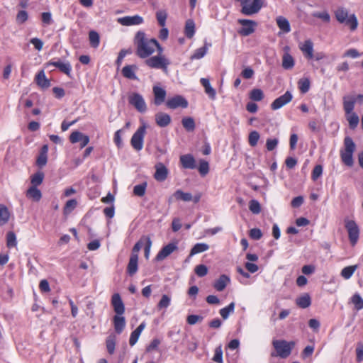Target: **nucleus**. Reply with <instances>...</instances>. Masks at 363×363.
I'll return each instance as SVG.
<instances>
[{
	"label": "nucleus",
	"mask_w": 363,
	"mask_h": 363,
	"mask_svg": "<svg viewBox=\"0 0 363 363\" xmlns=\"http://www.w3.org/2000/svg\"><path fill=\"white\" fill-rule=\"evenodd\" d=\"M134 44L136 47L135 54L139 57L145 59L154 52L153 45L157 44V40L148 39L144 32L138 31L135 36Z\"/></svg>",
	"instance_id": "1"
},
{
	"label": "nucleus",
	"mask_w": 363,
	"mask_h": 363,
	"mask_svg": "<svg viewBox=\"0 0 363 363\" xmlns=\"http://www.w3.org/2000/svg\"><path fill=\"white\" fill-rule=\"evenodd\" d=\"M272 345L276 351V354L272 353V357L278 356L281 358L286 359L291 353L292 350L295 347V342H287L284 340H273Z\"/></svg>",
	"instance_id": "2"
},
{
	"label": "nucleus",
	"mask_w": 363,
	"mask_h": 363,
	"mask_svg": "<svg viewBox=\"0 0 363 363\" xmlns=\"http://www.w3.org/2000/svg\"><path fill=\"white\" fill-rule=\"evenodd\" d=\"M335 16L337 21L340 23H344L348 26L351 30H355L358 26V21L354 14H348V11L345 8H338L335 12Z\"/></svg>",
	"instance_id": "3"
},
{
	"label": "nucleus",
	"mask_w": 363,
	"mask_h": 363,
	"mask_svg": "<svg viewBox=\"0 0 363 363\" xmlns=\"http://www.w3.org/2000/svg\"><path fill=\"white\" fill-rule=\"evenodd\" d=\"M145 63L147 66L152 69H161L164 73L168 72V66L170 61L165 55H157L155 56L147 58Z\"/></svg>",
	"instance_id": "4"
},
{
	"label": "nucleus",
	"mask_w": 363,
	"mask_h": 363,
	"mask_svg": "<svg viewBox=\"0 0 363 363\" xmlns=\"http://www.w3.org/2000/svg\"><path fill=\"white\" fill-rule=\"evenodd\" d=\"M242 13L246 16H251L259 12L263 5L262 0H253L251 3L250 0H242L241 2Z\"/></svg>",
	"instance_id": "5"
},
{
	"label": "nucleus",
	"mask_w": 363,
	"mask_h": 363,
	"mask_svg": "<svg viewBox=\"0 0 363 363\" xmlns=\"http://www.w3.org/2000/svg\"><path fill=\"white\" fill-rule=\"evenodd\" d=\"M146 133V126L143 125L138 128L132 136L130 143L132 147L137 151H140L143 147V140Z\"/></svg>",
	"instance_id": "6"
},
{
	"label": "nucleus",
	"mask_w": 363,
	"mask_h": 363,
	"mask_svg": "<svg viewBox=\"0 0 363 363\" xmlns=\"http://www.w3.org/2000/svg\"><path fill=\"white\" fill-rule=\"evenodd\" d=\"M345 228L348 233L350 242L352 246L355 245L358 241L359 235V227L352 220H345Z\"/></svg>",
	"instance_id": "7"
},
{
	"label": "nucleus",
	"mask_w": 363,
	"mask_h": 363,
	"mask_svg": "<svg viewBox=\"0 0 363 363\" xmlns=\"http://www.w3.org/2000/svg\"><path fill=\"white\" fill-rule=\"evenodd\" d=\"M128 102L140 113H144L147 110L145 101L142 95L138 93L131 94L128 96Z\"/></svg>",
	"instance_id": "8"
},
{
	"label": "nucleus",
	"mask_w": 363,
	"mask_h": 363,
	"mask_svg": "<svg viewBox=\"0 0 363 363\" xmlns=\"http://www.w3.org/2000/svg\"><path fill=\"white\" fill-rule=\"evenodd\" d=\"M238 23L242 26L238 33L243 36H248L253 33L257 25V22L249 19H239Z\"/></svg>",
	"instance_id": "9"
},
{
	"label": "nucleus",
	"mask_w": 363,
	"mask_h": 363,
	"mask_svg": "<svg viewBox=\"0 0 363 363\" xmlns=\"http://www.w3.org/2000/svg\"><path fill=\"white\" fill-rule=\"evenodd\" d=\"M166 105L168 108L175 109L179 107L186 108L188 106V101L182 96L177 95L172 98L169 99Z\"/></svg>",
	"instance_id": "10"
},
{
	"label": "nucleus",
	"mask_w": 363,
	"mask_h": 363,
	"mask_svg": "<svg viewBox=\"0 0 363 363\" xmlns=\"http://www.w3.org/2000/svg\"><path fill=\"white\" fill-rule=\"evenodd\" d=\"M155 172L154 178L156 181L162 182L166 180L169 174V170L166 166L162 163L158 162L155 165Z\"/></svg>",
	"instance_id": "11"
},
{
	"label": "nucleus",
	"mask_w": 363,
	"mask_h": 363,
	"mask_svg": "<svg viewBox=\"0 0 363 363\" xmlns=\"http://www.w3.org/2000/svg\"><path fill=\"white\" fill-rule=\"evenodd\" d=\"M292 99V94L290 91H287L284 94L276 99L271 104V108L272 110H277L286 104L289 103Z\"/></svg>",
	"instance_id": "12"
},
{
	"label": "nucleus",
	"mask_w": 363,
	"mask_h": 363,
	"mask_svg": "<svg viewBox=\"0 0 363 363\" xmlns=\"http://www.w3.org/2000/svg\"><path fill=\"white\" fill-rule=\"evenodd\" d=\"M111 305L116 315H122L125 312V306L119 294H114L111 298Z\"/></svg>",
	"instance_id": "13"
},
{
	"label": "nucleus",
	"mask_w": 363,
	"mask_h": 363,
	"mask_svg": "<svg viewBox=\"0 0 363 363\" xmlns=\"http://www.w3.org/2000/svg\"><path fill=\"white\" fill-rule=\"evenodd\" d=\"M177 249V246L175 243H169L168 245L163 247L161 250L157 255L155 259L157 261H161L167 257H168L170 254H172L174 250Z\"/></svg>",
	"instance_id": "14"
},
{
	"label": "nucleus",
	"mask_w": 363,
	"mask_h": 363,
	"mask_svg": "<svg viewBox=\"0 0 363 363\" xmlns=\"http://www.w3.org/2000/svg\"><path fill=\"white\" fill-rule=\"evenodd\" d=\"M155 120L156 124L161 128L168 126L172 121L171 116L168 113L164 112L157 113L155 116Z\"/></svg>",
	"instance_id": "15"
},
{
	"label": "nucleus",
	"mask_w": 363,
	"mask_h": 363,
	"mask_svg": "<svg viewBox=\"0 0 363 363\" xmlns=\"http://www.w3.org/2000/svg\"><path fill=\"white\" fill-rule=\"evenodd\" d=\"M289 47L286 46L284 48L285 52L284 53L282 56V67L284 69L289 70L291 69L295 65L294 59V57L289 53Z\"/></svg>",
	"instance_id": "16"
},
{
	"label": "nucleus",
	"mask_w": 363,
	"mask_h": 363,
	"mask_svg": "<svg viewBox=\"0 0 363 363\" xmlns=\"http://www.w3.org/2000/svg\"><path fill=\"white\" fill-rule=\"evenodd\" d=\"M153 94L155 97L154 104L156 106L161 105L165 101L167 93L163 88L157 86H154Z\"/></svg>",
	"instance_id": "17"
},
{
	"label": "nucleus",
	"mask_w": 363,
	"mask_h": 363,
	"mask_svg": "<svg viewBox=\"0 0 363 363\" xmlns=\"http://www.w3.org/2000/svg\"><path fill=\"white\" fill-rule=\"evenodd\" d=\"M180 162L185 169H193L196 168V160L192 155L186 154L180 157Z\"/></svg>",
	"instance_id": "18"
},
{
	"label": "nucleus",
	"mask_w": 363,
	"mask_h": 363,
	"mask_svg": "<svg viewBox=\"0 0 363 363\" xmlns=\"http://www.w3.org/2000/svg\"><path fill=\"white\" fill-rule=\"evenodd\" d=\"M143 21V18L138 15L134 16H125L118 19V22L123 26L139 25L142 23Z\"/></svg>",
	"instance_id": "19"
},
{
	"label": "nucleus",
	"mask_w": 363,
	"mask_h": 363,
	"mask_svg": "<svg viewBox=\"0 0 363 363\" xmlns=\"http://www.w3.org/2000/svg\"><path fill=\"white\" fill-rule=\"evenodd\" d=\"M138 69V67L135 65H126L122 69V74L124 77L129 79L137 80L138 77L135 74V72Z\"/></svg>",
	"instance_id": "20"
},
{
	"label": "nucleus",
	"mask_w": 363,
	"mask_h": 363,
	"mask_svg": "<svg viewBox=\"0 0 363 363\" xmlns=\"http://www.w3.org/2000/svg\"><path fill=\"white\" fill-rule=\"evenodd\" d=\"M36 84L42 89H47L50 86V82L46 78L44 70H40L35 76Z\"/></svg>",
	"instance_id": "21"
},
{
	"label": "nucleus",
	"mask_w": 363,
	"mask_h": 363,
	"mask_svg": "<svg viewBox=\"0 0 363 363\" xmlns=\"http://www.w3.org/2000/svg\"><path fill=\"white\" fill-rule=\"evenodd\" d=\"M356 103V99L353 96H345L343 97V108L346 114L353 113L352 111Z\"/></svg>",
	"instance_id": "22"
},
{
	"label": "nucleus",
	"mask_w": 363,
	"mask_h": 363,
	"mask_svg": "<svg viewBox=\"0 0 363 363\" xmlns=\"http://www.w3.org/2000/svg\"><path fill=\"white\" fill-rule=\"evenodd\" d=\"M230 282V278L225 275L222 274L219 277V278L215 281L213 284V287L218 291H223L227 284Z\"/></svg>",
	"instance_id": "23"
},
{
	"label": "nucleus",
	"mask_w": 363,
	"mask_h": 363,
	"mask_svg": "<svg viewBox=\"0 0 363 363\" xmlns=\"http://www.w3.org/2000/svg\"><path fill=\"white\" fill-rule=\"evenodd\" d=\"M301 50L308 59L313 58V43L311 40H305L302 46L300 47Z\"/></svg>",
	"instance_id": "24"
},
{
	"label": "nucleus",
	"mask_w": 363,
	"mask_h": 363,
	"mask_svg": "<svg viewBox=\"0 0 363 363\" xmlns=\"http://www.w3.org/2000/svg\"><path fill=\"white\" fill-rule=\"evenodd\" d=\"M48 65H52L58 68L62 72L65 73L67 76L70 75L72 67L69 62L64 63L60 61H50L48 63Z\"/></svg>",
	"instance_id": "25"
},
{
	"label": "nucleus",
	"mask_w": 363,
	"mask_h": 363,
	"mask_svg": "<svg viewBox=\"0 0 363 363\" xmlns=\"http://www.w3.org/2000/svg\"><path fill=\"white\" fill-rule=\"evenodd\" d=\"M114 329L116 333L121 334L125 326V319L123 316L116 315L113 317Z\"/></svg>",
	"instance_id": "26"
},
{
	"label": "nucleus",
	"mask_w": 363,
	"mask_h": 363,
	"mask_svg": "<svg viewBox=\"0 0 363 363\" xmlns=\"http://www.w3.org/2000/svg\"><path fill=\"white\" fill-rule=\"evenodd\" d=\"M201 84L205 89V92L208 95V96L214 100L216 99V90L211 86L210 82L208 79L201 78Z\"/></svg>",
	"instance_id": "27"
},
{
	"label": "nucleus",
	"mask_w": 363,
	"mask_h": 363,
	"mask_svg": "<svg viewBox=\"0 0 363 363\" xmlns=\"http://www.w3.org/2000/svg\"><path fill=\"white\" fill-rule=\"evenodd\" d=\"M138 269V258L130 257L129 262L127 266V273L130 276H133L136 274Z\"/></svg>",
	"instance_id": "28"
},
{
	"label": "nucleus",
	"mask_w": 363,
	"mask_h": 363,
	"mask_svg": "<svg viewBox=\"0 0 363 363\" xmlns=\"http://www.w3.org/2000/svg\"><path fill=\"white\" fill-rule=\"evenodd\" d=\"M297 306L301 308H306L311 304V298L308 294H304L296 300Z\"/></svg>",
	"instance_id": "29"
},
{
	"label": "nucleus",
	"mask_w": 363,
	"mask_h": 363,
	"mask_svg": "<svg viewBox=\"0 0 363 363\" xmlns=\"http://www.w3.org/2000/svg\"><path fill=\"white\" fill-rule=\"evenodd\" d=\"M10 212L4 204H0V225L6 224L10 218Z\"/></svg>",
	"instance_id": "30"
},
{
	"label": "nucleus",
	"mask_w": 363,
	"mask_h": 363,
	"mask_svg": "<svg viewBox=\"0 0 363 363\" xmlns=\"http://www.w3.org/2000/svg\"><path fill=\"white\" fill-rule=\"evenodd\" d=\"M27 197L38 201L42 197L41 191L36 186H30L26 192Z\"/></svg>",
	"instance_id": "31"
},
{
	"label": "nucleus",
	"mask_w": 363,
	"mask_h": 363,
	"mask_svg": "<svg viewBox=\"0 0 363 363\" xmlns=\"http://www.w3.org/2000/svg\"><path fill=\"white\" fill-rule=\"evenodd\" d=\"M277 23L278 27L284 32L289 33L291 30L290 23L289 21L283 17L279 16L277 18Z\"/></svg>",
	"instance_id": "32"
},
{
	"label": "nucleus",
	"mask_w": 363,
	"mask_h": 363,
	"mask_svg": "<svg viewBox=\"0 0 363 363\" xmlns=\"http://www.w3.org/2000/svg\"><path fill=\"white\" fill-rule=\"evenodd\" d=\"M184 33L188 38H191L194 36L195 33V23L191 19L186 21Z\"/></svg>",
	"instance_id": "33"
},
{
	"label": "nucleus",
	"mask_w": 363,
	"mask_h": 363,
	"mask_svg": "<svg viewBox=\"0 0 363 363\" xmlns=\"http://www.w3.org/2000/svg\"><path fill=\"white\" fill-rule=\"evenodd\" d=\"M89 40L91 47L96 48L100 43V36L96 31L91 30L89 33Z\"/></svg>",
	"instance_id": "34"
},
{
	"label": "nucleus",
	"mask_w": 363,
	"mask_h": 363,
	"mask_svg": "<svg viewBox=\"0 0 363 363\" xmlns=\"http://www.w3.org/2000/svg\"><path fill=\"white\" fill-rule=\"evenodd\" d=\"M182 124L186 130L192 132L194 130L196 125L193 118L184 117L182 120Z\"/></svg>",
	"instance_id": "35"
},
{
	"label": "nucleus",
	"mask_w": 363,
	"mask_h": 363,
	"mask_svg": "<svg viewBox=\"0 0 363 363\" xmlns=\"http://www.w3.org/2000/svg\"><path fill=\"white\" fill-rule=\"evenodd\" d=\"M147 186V182H144L140 184L135 185L133 190V194L138 197H143L145 194Z\"/></svg>",
	"instance_id": "36"
},
{
	"label": "nucleus",
	"mask_w": 363,
	"mask_h": 363,
	"mask_svg": "<svg viewBox=\"0 0 363 363\" xmlns=\"http://www.w3.org/2000/svg\"><path fill=\"white\" fill-rule=\"evenodd\" d=\"M116 342V337L113 334L110 335L106 339V344L107 351L111 354H113V352L115 351Z\"/></svg>",
	"instance_id": "37"
},
{
	"label": "nucleus",
	"mask_w": 363,
	"mask_h": 363,
	"mask_svg": "<svg viewBox=\"0 0 363 363\" xmlns=\"http://www.w3.org/2000/svg\"><path fill=\"white\" fill-rule=\"evenodd\" d=\"M209 248L208 245L206 243H197L191 250L189 257L196 254L201 253L208 250Z\"/></svg>",
	"instance_id": "38"
},
{
	"label": "nucleus",
	"mask_w": 363,
	"mask_h": 363,
	"mask_svg": "<svg viewBox=\"0 0 363 363\" xmlns=\"http://www.w3.org/2000/svg\"><path fill=\"white\" fill-rule=\"evenodd\" d=\"M174 196L176 198V199L182 200L184 201H190L192 200V195L191 193L184 192L180 189L177 190L174 193Z\"/></svg>",
	"instance_id": "39"
},
{
	"label": "nucleus",
	"mask_w": 363,
	"mask_h": 363,
	"mask_svg": "<svg viewBox=\"0 0 363 363\" xmlns=\"http://www.w3.org/2000/svg\"><path fill=\"white\" fill-rule=\"evenodd\" d=\"M357 267L358 265L355 264L343 268L341 271V276L345 279H350L357 269Z\"/></svg>",
	"instance_id": "40"
},
{
	"label": "nucleus",
	"mask_w": 363,
	"mask_h": 363,
	"mask_svg": "<svg viewBox=\"0 0 363 363\" xmlns=\"http://www.w3.org/2000/svg\"><path fill=\"white\" fill-rule=\"evenodd\" d=\"M235 306V303L232 302L228 306L220 310V314L224 320H226L229 317L230 314L234 312Z\"/></svg>",
	"instance_id": "41"
},
{
	"label": "nucleus",
	"mask_w": 363,
	"mask_h": 363,
	"mask_svg": "<svg viewBox=\"0 0 363 363\" xmlns=\"http://www.w3.org/2000/svg\"><path fill=\"white\" fill-rule=\"evenodd\" d=\"M44 179V173L43 172H38L31 176L30 182L32 186H36L40 185Z\"/></svg>",
	"instance_id": "42"
},
{
	"label": "nucleus",
	"mask_w": 363,
	"mask_h": 363,
	"mask_svg": "<svg viewBox=\"0 0 363 363\" xmlns=\"http://www.w3.org/2000/svg\"><path fill=\"white\" fill-rule=\"evenodd\" d=\"M298 85L301 92L306 94L310 89V80L308 78H301L298 80Z\"/></svg>",
	"instance_id": "43"
},
{
	"label": "nucleus",
	"mask_w": 363,
	"mask_h": 363,
	"mask_svg": "<svg viewBox=\"0 0 363 363\" xmlns=\"http://www.w3.org/2000/svg\"><path fill=\"white\" fill-rule=\"evenodd\" d=\"M167 18V13L164 10H160L156 12V18L161 27H164L166 25V20Z\"/></svg>",
	"instance_id": "44"
},
{
	"label": "nucleus",
	"mask_w": 363,
	"mask_h": 363,
	"mask_svg": "<svg viewBox=\"0 0 363 363\" xmlns=\"http://www.w3.org/2000/svg\"><path fill=\"white\" fill-rule=\"evenodd\" d=\"M345 152L353 153L356 145L350 137H345L344 139Z\"/></svg>",
	"instance_id": "45"
},
{
	"label": "nucleus",
	"mask_w": 363,
	"mask_h": 363,
	"mask_svg": "<svg viewBox=\"0 0 363 363\" xmlns=\"http://www.w3.org/2000/svg\"><path fill=\"white\" fill-rule=\"evenodd\" d=\"M16 236L13 231H9L6 234V246L9 248L16 246Z\"/></svg>",
	"instance_id": "46"
},
{
	"label": "nucleus",
	"mask_w": 363,
	"mask_h": 363,
	"mask_svg": "<svg viewBox=\"0 0 363 363\" xmlns=\"http://www.w3.org/2000/svg\"><path fill=\"white\" fill-rule=\"evenodd\" d=\"M350 115L347 117L349 126L351 129H354L358 125L359 122V116L356 113H350Z\"/></svg>",
	"instance_id": "47"
},
{
	"label": "nucleus",
	"mask_w": 363,
	"mask_h": 363,
	"mask_svg": "<svg viewBox=\"0 0 363 363\" xmlns=\"http://www.w3.org/2000/svg\"><path fill=\"white\" fill-rule=\"evenodd\" d=\"M352 152H341V159L342 162L346 164L347 166L351 167L353 164V157H352Z\"/></svg>",
	"instance_id": "48"
},
{
	"label": "nucleus",
	"mask_w": 363,
	"mask_h": 363,
	"mask_svg": "<svg viewBox=\"0 0 363 363\" xmlns=\"http://www.w3.org/2000/svg\"><path fill=\"white\" fill-rule=\"evenodd\" d=\"M144 243H145V240L143 239V236H142L141 238L140 239V240L138 241L133 246V247L132 249V252H131L130 257H135L138 258V252L140 250V249L142 248Z\"/></svg>",
	"instance_id": "49"
},
{
	"label": "nucleus",
	"mask_w": 363,
	"mask_h": 363,
	"mask_svg": "<svg viewBox=\"0 0 363 363\" xmlns=\"http://www.w3.org/2000/svg\"><path fill=\"white\" fill-rule=\"evenodd\" d=\"M352 303L354 305L357 310H361L363 308V299L359 294H355L352 297Z\"/></svg>",
	"instance_id": "50"
},
{
	"label": "nucleus",
	"mask_w": 363,
	"mask_h": 363,
	"mask_svg": "<svg viewBox=\"0 0 363 363\" xmlns=\"http://www.w3.org/2000/svg\"><path fill=\"white\" fill-rule=\"evenodd\" d=\"M259 137V133L257 131L253 130L250 132L248 137V142L250 146L255 147L257 144Z\"/></svg>",
	"instance_id": "51"
},
{
	"label": "nucleus",
	"mask_w": 363,
	"mask_h": 363,
	"mask_svg": "<svg viewBox=\"0 0 363 363\" xmlns=\"http://www.w3.org/2000/svg\"><path fill=\"white\" fill-rule=\"evenodd\" d=\"M170 301H171V299L167 295H166V294L162 295L160 301L157 303V309L161 310L162 308H167L169 306Z\"/></svg>",
	"instance_id": "52"
},
{
	"label": "nucleus",
	"mask_w": 363,
	"mask_h": 363,
	"mask_svg": "<svg viewBox=\"0 0 363 363\" xmlns=\"http://www.w3.org/2000/svg\"><path fill=\"white\" fill-rule=\"evenodd\" d=\"M250 99L255 101H259L264 98L263 91L259 89H254L250 92Z\"/></svg>",
	"instance_id": "53"
},
{
	"label": "nucleus",
	"mask_w": 363,
	"mask_h": 363,
	"mask_svg": "<svg viewBox=\"0 0 363 363\" xmlns=\"http://www.w3.org/2000/svg\"><path fill=\"white\" fill-rule=\"evenodd\" d=\"M249 209L254 214H259L261 212V206L259 203L252 199L249 203Z\"/></svg>",
	"instance_id": "54"
},
{
	"label": "nucleus",
	"mask_w": 363,
	"mask_h": 363,
	"mask_svg": "<svg viewBox=\"0 0 363 363\" xmlns=\"http://www.w3.org/2000/svg\"><path fill=\"white\" fill-rule=\"evenodd\" d=\"M199 172L201 176L206 175L209 172L208 162L204 160H201L199 162Z\"/></svg>",
	"instance_id": "55"
},
{
	"label": "nucleus",
	"mask_w": 363,
	"mask_h": 363,
	"mask_svg": "<svg viewBox=\"0 0 363 363\" xmlns=\"http://www.w3.org/2000/svg\"><path fill=\"white\" fill-rule=\"evenodd\" d=\"M85 135L79 131H74L69 135V140L72 143H77L82 140Z\"/></svg>",
	"instance_id": "56"
},
{
	"label": "nucleus",
	"mask_w": 363,
	"mask_h": 363,
	"mask_svg": "<svg viewBox=\"0 0 363 363\" xmlns=\"http://www.w3.org/2000/svg\"><path fill=\"white\" fill-rule=\"evenodd\" d=\"M143 239L145 240V257L146 259H148L152 246V240L149 236H143Z\"/></svg>",
	"instance_id": "57"
},
{
	"label": "nucleus",
	"mask_w": 363,
	"mask_h": 363,
	"mask_svg": "<svg viewBox=\"0 0 363 363\" xmlns=\"http://www.w3.org/2000/svg\"><path fill=\"white\" fill-rule=\"evenodd\" d=\"M207 52V48L206 46L198 48L195 50L193 55L191 57V59H201L202 58Z\"/></svg>",
	"instance_id": "58"
},
{
	"label": "nucleus",
	"mask_w": 363,
	"mask_h": 363,
	"mask_svg": "<svg viewBox=\"0 0 363 363\" xmlns=\"http://www.w3.org/2000/svg\"><path fill=\"white\" fill-rule=\"evenodd\" d=\"M194 271L197 276L202 277L207 274L208 268L204 264H199L195 267Z\"/></svg>",
	"instance_id": "59"
},
{
	"label": "nucleus",
	"mask_w": 363,
	"mask_h": 363,
	"mask_svg": "<svg viewBox=\"0 0 363 363\" xmlns=\"http://www.w3.org/2000/svg\"><path fill=\"white\" fill-rule=\"evenodd\" d=\"M28 15L27 11H26L24 10H21V11H18V13H17L16 22L19 24H22L28 20Z\"/></svg>",
	"instance_id": "60"
},
{
	"label": "nucleus",
	"mask_w": 363,
	"mask_h": 363,
	"mask_svg": "<svg viewBox=\"0 0 363 363\" xmlns=\"http://www.w3.org/2000/svg\"><path fill=\"white\" fill-rule=\"evenodd\" d=\"M312 16L315 18H318L322 19L325 22H329L330 20V16L329 13L325 11L323 12H314Z\"/></svg>",
	"instance_id": "61"
},
{
	"label": "nucleus",
	"mask_w": 363,
	"mask_h": 363,
	"mask_svg": "<svg viewBox=\"0 0 363 363\" xmlns=\"http://www.w3.org/2000/svg\"><path fill=\"white\" fill-rule=\"evenodd\" d=\"M278 143H279V140L277 138L267 139V142H266V147H267V150L268 151L274 150L277 147Z\"/></svg>",
	"instance_id": "62"
},
{
	"label": "nucleus",
	"mask_w": 363,
	"mask_h": 363,
	"mask_svg": "<svg viewBox=\"0 0 363 363\" xmlns=\"http://www.w3.org/2000/svg\"><path fill=\"white\" fill-rule=\"evenodd\" d=\"M322 172H323V167L320 164H318L316 166H315L313 172H312V175H311V178L313 180L315 181L318 179V177H320V175L322 174Z\"/></svg>",
	"instance_id": "63"
},
{
	"label": "nucleus",
	"mask_w": 363,
	"mask_h": 363,
	"mask_svg": "<svg viewBox=\"0 0 363 363\" xmlns=\"http://www.w3.org/2000/svg\"><path fill=\"white\" fill-rule=\"evenodd\" d=\"M357 361L360 362L363 360V343H358L356 348Z\"/></svg>",
	"instance_id": "64"
}]
</instances>
